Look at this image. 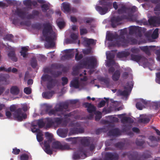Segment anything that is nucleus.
Instances as JSON below:
<instances>
[{"label": "nucleus", "instance_id": "1", "mask_svg": "<svg viewBox=\"0 0 160 160\" xmlns=\"http://www.w3.org/2000/svg\"><path fill=\"white\" fill-rule=\"evenodd\" d=\"M43 28L42 30L43 36L45 41L48 43L50 47H53L55 45L54 41L56 38L55 33L52 30V26L48 22L43 24Z\"/></svg>", "mask_w": 160, "mask_h": 160}, {"label": "nucleus", "instance_id": "2", "mask_svg": "<svg viewBox=\"0 0 160 160\" xmlns=\"http://www.w3.org/2000/svg\"><path fill=\"white\" fill-rule=\"evenodd\" d=\"M126 156L130 160H146L151 157L150 152L148 151L144 152L140 157H139L138 152L134 151L124 152L122 154V157H124Z\"/></svg>", "mask_w": 160, "mask_h": 160}, {"label": "nucleus", "instance_id": "3", "mask_svg": "<svg viewBox=\"0 0 160 160\" xmlns=\"http://www.w3.org/2000/svg\"><path fill=\"white\" fill-rule=\"evenodd\" d=\"M99 4L102 6L101 7L99 6H96L95 9L99 13L103 15L105 14L108 11V8L112 6V3L106 1H99Z\"/></svg>", "mask_w": 160, "mask_h": 160}, {"label": "nucleus", "instance_id": "4", "mask_svg": "<svg viewBox=\"0 0 160 160\" xmlns=\"http://www.w3.org/2000/svg\"><path fill=\"white\" fill-rule=\"evenodd\" d=\"M45 136L47 140L44 141V150L47 154L51 155L52 151L50 149V144L52 141L53 136L52 134L47 132L45 133Z\"/></svg>", "mask_w": 160, "mask_h": 160}, {"label": "nucleus", "instance_id": "5", "mask_svg": "<svg viewBox=\"0 0 160 160\" xmlns=\"http://www.w3.org/2000/svg\"><path fill=\"white\" fill-rule=\"evenodd\" d=\"M128 34V30L127 28L121 30L120 35L118 37V40L117 43L119 46L127 45L129 41L125 38V35Z\"/></svg>", "mask_w": 160, "mask_h": 160}, {"label": "nucleus", "instance_id": "6", "mask_svg": "<svg viewBox=\"0 0 160 160\" xmlns=\"http://www.w3.org/2000/svg\"><path fill=\"white\" fill-rule=\"evenodd\" d=\"M68 104L67 102H63L59 104L58 107L55 108V109L50 110L48 112V115L49 116H51L52 115H55L56 114V112L57 111H68Z\"/></svg>", "mask_w": 160, "mask_h": 160}, {"label": "nucleus", "instance_id": "7", "mask_svg": "<svg viewBox=\"0 0 160 160\" xmlns=\"http://www.w3.org/2000/svg\"><path fill=\"white\" fill-rule=\"evenodd\" d=\"M41 78L44 82L47 81V87L48 90H51L55 85L57 81L56 79L52 78V77L48 74L43 75Z\"/></svg>", "mask_w": 160, "mask_h": 160}, {"label": "nucleus", "instance_id": "8", "mask_svg": "<svg viewBox=\"0 0 160 160\" xmlns=\"http://www.w3.org/2000/svg\"><path fill=\"white\" fill-rule=\"evenodd\" d=\"M14 119L18 121H22L27 118V114L23 112L21 108L17 109L13 113Z\"/></svg>", "mask_w": 160, "mask_h": 160}, {"label": "nucleus", "instance_id": "9", "mask_svg": "<svg viewBox=\"0 0 160 160\" xmlns=\"http://www.w3.org/2000/svg\"><path fill=\"white\" fill-rule=\"evenodd\" d=\"M133 87L132 82H128L126 83V86L124 87L125 90L123 91L119 90L118 94L121 96L127 97L129 95V92H130Z\"/></svg>", "mask_w": 160, "mask_h": 160}, {"label": "nucleus", "instance_id": "10", "mask_svg": "<svg viewBox=\"0 0 160 160\" xmlns=\"http://www.w3.org/2000/svg\"><path fill=\"white\" fill-rule=\"evenodd\" d=\"M126 18L125 15L113 17L110 19L112 27L114 28L118 25L121 24L120 22Z\"/></svg>", "mask_w": 160, "mask_h": 160}, {"label": "nucleus", "instance_id": "11", "mask_svg": "<svg viewBox=\"0 0 160 160\" xmlns=\"http://www.w3.org/2000/svg\"><path fill=\"white\" fill-rule=\"evenodd\" d=\"M97 61L95 58L93 57L87 58V60L82 62L84 66H88V68H94L96 63Z\"/></svg>", "mask_w": 160, "mask_h": 160}, {"label": "nucleus", "instance_id": "12", "mask_svg": "<svg viewBox=\"0 0 160 160\" xmlns=\"http://www.w3.org/2000/svg\"><path fill=\"white\" fill-rule=\"evenodd\" d=\"M129 34L132 35L135 34L139 37L142 36V28L139 26H131L129 28Z\"/></svg>", "mask_w": 160, "mask_h": 160}, {"label": "nucleus", "instance_id": "13", "mask_svg": "<svg viewBox=\"0 0 160 160\" xmlns=\"http://www.w3.org/2000/svg\"><path fill=\"white\" fill-rule=\"evenodd\" d=\"M52 148L58 149L60 150H68L69 148V146L67 144L62 145L61 143L56 141L53 142L52 143Z\"/></svg>", "mask_w": 160, "mask_h": 160}, {"label": "nucleus", "instance_id": "14", "mask_svg": "<svg viewBox=\"0 0 160 160\" xmlns=\"http://www.w3.org/2000/svg\"><path fill=\"white\" fill-rule=\"evenodd\" d=\"M83 155L86 157V151L84 150V148H80L78 150L74 152L72 158L73 160H76L79 159L81 156Z\"/></svg>", "mask_w": 160, "mask_h": 160}, {"label": "nucleus", "instance_id": "15", "mask_svg": "<svg viewBox=\"0 0 160 160\" xmlns=\"http://www.w3.org/2000/svg\"><path fill=\"white\" fill-rule=\"evenodd\" d=\"M119 158L118 154L116 152H107L104 155V159L99 160H118Z\"/></svg>", "mask_w": 160, "mask_h": 160}, {"label": "nucleus", "instance_id": "16", "mask_svg": "<svg viewBox=\"0 0 160 160\" xmlns=\"http://www.w3.org/2000/svg\"><path fill=\"white\" fill-rule=\"evenodd\" d=\"M149 139L150 142H148V145L151 147H154L158 145V142L160 141V138L158 136H150Z\"/></svg>", "mask_w": 160, "mask_h": 160}, {"label": "nucleus", "instance_id": "17", "mask_svg": "<svg viewBox=\"0 0 160 160\" xmlns=\"http://www.w3.org/2000/svg\"><path fill=\"white\" fill-rule=\"evenodd\" d=\"M150 25L155 26L157 24H160V16H151L148 20Z\"/></svg>", "mask_w": 160, "mask_h": 160}, {"label": "nucleus", "instance_id": "18", "mask_svg": "<svg viewBox=\"0 0 160 160\" xmlns=\"http://www.w3.org/2000/svg\"><path fill=\"white\" fill-rule=\"evenodd\" d=\"M15 15L18 16L22 19H25L26 16V12L22 9L17 8L15 11Z\"/></svg>", "mask_w": 160, "mask_h": 160}, {"label": "nucleus", "instance_id": "19", "mask_svg": "<svg viewBox=\"0 0 160 160\" xmlns=\"http://www.w3.org/2000/svg\"><path fill=\"white\" fill-rule=\"evenodd\" d=\"M83 132L84 130L82 128H73L70 129L68 135L69 136L72 135L78 134V133H82Z\"/></svg>", "mask_w": 160, "mask_h": 160}, {"label": "nucleus", "instance_id": "20", "mask_svg": "<svg viewBox=\"0 0 160 160\" xmlns=\"http://www.w3.org/2000/svg\"><path fill=\"white\" fill-rule=\"evenodd\" d=\"M147 102L142 99H141L136 103L137 108L139 110H142L145 108V105L147 104Z\"/></svg>", "mask_w": 160, "mask_h": 160}, {"label": "nucleus", "instance_id": "21", "mask_svg": "<svg viewBox=\"0 0 160 160\" xmlns=\"http://www.w3.org/2000/svg\"><path fill=\"white\" fill-rule=\"evenodd\" d=\"M107 58L108 60V61L107 63V66L110 67L112 65L114 64V61L113 60L114 58V55L113 54L111 53H109L107 54Z\"/></svg>", "mask_w": 160, "mask_h": 160}, {"label": "nucleus", "instance_id": "22", "mask_svg": "<svg viewBox=\"0 0 160 160\" xmlns=\"http://www.w3.org/2000/svg\"><path fill=\"white\" fill-rule=\"evenodd\" d=\"M118 35L117 34H113L112 33H110L108 35L107 39L109 41H112L113 39H115L116 40L115 44L118 47H120V46H119L117 43V41L119 40L118 38Z\"/></svg>", "mask_w": 160, "mask_h": 160}, {"label": "nucleus", "instance_id": "23", "mask_svg": "<svg viewBox=\"0 0 160 160\" xmlns=\"http://www.w3.org/2000/svg\"><path fill=\"white\" fill-rule=\"evenodd\" d=\"M108 134L109 136H117L121 134L118 128H115L110 130Z\"/></svg>", "mask_w": 160, "mask_h": 160}, {"label": "nucleus", "instance_id": "24", "mask_svg": "<svg viewBox=\"0 0 160 160\" xmlns=\"http://www.w3.org/2000/svg\"><path fill=\"white\" fill-rule=\"evenodd\" d=\"M70 86V87H73L75 88H78L80 84L78 79L75 78L73 79L71 82Z\"/></svg>", "mask_w": 160, "mask_h": 160}, {"label": "nucleus", "instance_id": "25", "mask_svg": "<svg viewBox=\"0 0 160 160\" xmlns=\"http://www.w3.org/2000/svg\"><path fill=\"white\" fill-rule=\"evenodd\" d=\"M57 132L58 135L62 138H65L67 136L68 130V129L58 130Z\"/></svg>", "mask_w": 160, "mask_h": 160}, {"label": "nucleus", "instance_id": "26", "mask_svg": "<svg viewBox=\"0 0 160 160\" xmlns=\"http://www.w3.org/2000/svg\"><path fill=\"white\" fill-rule=\"evenodd\" d=\"M85 104L87 108V110L89 113H94L95 112H96V108L93 105L88 103H86Z\"/></svg>", "mask_w": 160, "mask_h": 160}, {"label": "nucleus", "instance_id": "27", "mask_svg": "<svg viewBox=\"0 0 160 160\" xmlns=\"http://www.w3.org/2000/svg\"><path fill=\"white\" fill-rule=\"evenodd\" d=\"M54 94V92L53 91H47L43 92L42 93V96L43 98L46 99H49Z\"/></svg>", "mask_w": 160, "mask_h": 160}, {"label": "nucleus", "instance_id": "28", "mask_svg": "<svg viewBox=\"0 0 160 160\" xmlns=\"http://www.w3.org/2000/svg\"><path fill=\"white\" fill-rule=\"evenodd\" d=\"M80 141L81 143L83 146H88L90 144V138L89 137L82 138Z\"/></svg>", "mask_w": 160, "mask_h": 160}, {"label": "nucleus", "instance_id": "29", "mask_svg": "<svg viewBox=\"0 0 160 160\" xmlns=\"http://www.w3.org/2000/svg\"><path fill=\"white\" fill-rule=\"evenodd\" d=\"M130 54V53L128 51H122L118 53L117 57L119 58H126L129 56Z\"/></svg>", "mask_w": 160, "mask_h": 160}, {"label": "nucleus", "instance_id": "30", "mask_svg": "<svg viewBox=\"0 0 160 160\" xmlns=\"http://www.w3.org/2000/svg\"><path fill=\"white\" fill-rule=\"evenodd\" d=\"M10 92L12 94L16 95L18 94L20 92V90L17 86H14L11 88Z\"/></svg>", "mask_w": 160, "mask_h": 160}, {"label": "nucleus", "instance_id": "31", "mask_svg": "<svg viewBox=\"0 0 160 160\" xmlns=\"http://www.w3.org/2000/svg\"><path fill=\"white\" fill-rule=\"evenodd\" d=\"M46 127L48 128H50L54 125L53 118H46Z\"/></svg>", "mask_w": 160, "mask_h": 160}, {"label": "nucleus", "instance_id": "32", "mask_svg": "<svg viewBox=\"0 0 160 160\" xmlns=\"http://www.w3.org/2000/svg\"><path fill=\"white\" fill-rule=\"evenodd\" d=\"M8 57L13 61L17 62L18 58L16 56L15 51L12 50L9 52L8 54Z\"/></svg>", "mask_w": 160, "mask_h": 160}, {"label": "nucleus", "instance_id": "33", "mask_svg": "<svg viewBox=\"0 0 160 160\" xmlns=\"http://www.w3.org/2000/svg\"><path fill=\"white\" fill-rule=\"evenodd\" d=\"M120 76V72L119 70H116L112 76V80L114 81H118Z\"/></svg>", "mask_w": 160, "mask_h": 160}, {"label": "nucleus", "instance_id": "34", "mask_svg": "<svg viewBox=\"0 0 160 160\" xmlns=\"http://www.w3.org/2000/svg\"><path fill=\"white\" fill-rule=\"evenodd\" d=\"M131 59L133 61L138 62L141 59L142 57L140 55H135L132 54L131 55Z\"/></svg>", "mask_w": 160, "mask_h": 160}, {"label": "nucleus", "instance_id": "35", "mask_svg": "<svg viewBox=\"0 0 160 160\" xmlns=\"http://www.w3.org/2000/svg\"><path fill=\"white\" fill-rule=\"evenodd\" d=\"M62 8L64 12H69L71 11L70 5L67 2H63L62 4Z\"/></svg>", "mask_w": 160, "mask_h": 160}, {"label": "nucleus", "instance_id": "36", "mask_svg": "<svg viewBox=\"0 0 160 160\" xmlns=\"http://www.w3.org/2000/svg\"><path fill=\"white\" fill-rule=\"evenodd\" d=\"M127 40H128V43L127 45L125 46H121L126 47L128 46L129 44L131 45H134L137 44L138 43V40L134 38H128L127 39Z\"/></svg>", "mask_w": 160, "mask_h": 160}, {"label": "nucleus", "instance_id": "37", "mask_svg": "<svg viewBox=\"0 0 160 160\" xmlns=\"http://www.w3.org/2000/svg\"><path fill=\"white\" fill-rule=\"evenodd\" d=\"M84 42L88 47H89L90 45H95L96 44V42L92 39L86 38Z\"/></svg>", "mask_w": 160, "mask_h": 160}, {"label": "nucleus", "instance_id": "38", "mask_svg": "<svg viewBox=\"0 0 160 160\" xmlns=\"http://www.w3.org/2000/svg\"><path fill=\"white\" fill-rule=\"evenodd\" d=\"M133 121V120L129 117H123L121 120V122L122 123L124 122L132 123Z\"/></svg>", "mask_w": 160, "mask_h": 160}, {"label": "nucleus", "instance_id": "39", "mask_svg": "<svg viewBox=\"0 0 160 160\" xmlns=\"http://www.w3.org/2000/svg\"><path fill=\"white\" fill-rule=\"evenodd\" d=\"M76 137H70L69 138H66L65 139L66 141L70 142V144L72 145H74L76 144L77 143V138Z\"/></svg>", "mask_w": 160, "mask_h": 160}, {"label": "nucleus", "instance_id": "40", "mask_svg": "<svg viewBox=\"0 0 160 160\" xmlns=\"http://www.w3.org/2000/svg\"><path fill=\"white\" fill-rule=\"evenodd\" d=\"M125 145V143L123 142H119L115 144V147L120 150L123 149Z\"/></svg>", "mask_w": 160, "mask_h": 160}, {"label": "nucleus", "instance_id": "41", "mask_svg": "<svg viewBox=\"0 0 160 160\" xmlns=\"http://www.w3.org/2000/svg\"><path fill=\"white\" fill-rule=\"evenodd\" d=\"M43 134L41 131H40L39 132H38V133H37L36 138L37 141L39 142H41L43 140Z\"/></svg>", "mask_w": 160, "mask_h": 160}, {"label": "nucleus", "instance_id": "42", "mask_svg": "<svg viewBox=\"0 0 160 160\" xmlns=\"http://www.w3.org/2000/svg\"><path fill=\"white\" fill-rule=\"evenodd\" d=\"M31 65L33 68H35L38 65L37 61L35 58H32L30 62Z\"/></svg>", "mask_w": 160, "mask_h": 160}, {"label": "nucleus", "instance_id": "43", "mask_svg": "<svg viewBox=\"0 0 160 160\" xmlns=\"http://www.w3.org/2000/svg\"><path fill=\"white\" fill-rule=\"evenodd\" d=\"M140 49L144 52L147 54L149 55L151 54V52L147 46L140 47Z\"/></svg>", "mask_w": 160, "mask_h": 160}, {"label": "nucleus", "instance_id": "44", "mask_svg": "<svg viewBox=\"0 0 160 160\" xmlns=\"http://www.w3.org/2000/svg\"><path fill=\"white\" fill-rule=\"evenodd\" d=\"M50 73L54 77L57 78L61 75L62 72L60 71H50Z\"/></svg>", "mask_w": 160, "mask_h": 160}, {"label": "nucleus", "instance_id": "45", "mask_svg": "<svg viewBox=\"0 0 160 160\" xmlns=\"http://www.w3.org/2000/svg\"><path fill=\"white\" fill-rule=\"evenodd\" d=\"M54 124H56L57 125H59L62 122L63 118H53Z\"/></svg>", "mask_w": 160, "mask_h": 160}, {"label": "nucleus", "instance_id": "46", "mask_svg": "<svg viewBox=\"0 0 160 160\" xmlns=\"http://www.w3.org/2000/svg\"><path fill=\"white\" fill-rule=\"evenodd\" d=\"M94 114L96 115L95 118V121H99L102 117L101 112L99 111L95 112Z\"/></svg>", "mask_w": 160, "mask_h": 160}, {"label": "nucleus", "instance_id": "47", "mask_svg": "<svg viewBox=\"0 0 160 160\" xmlns=\"http://www.w3.org/2000/svg\"><path fill=\"white\" fill-rule=\"evenodd\" d=\"M0 82H3V83L8 84L9 83V82L7 80V78L3 75H0Z\"/></svg>", "mask_w": 160, "mask_h": 160}, {"label": "nucleus", "instance_id": "48", "mask_svg": "<svg viewBox=\"0 0 160 160\" xmlns=\"http://www.w3.org/2000/svg\"><path fill=\"white\" fill-rule=\"evenodd\" d=\"M135 142L137 146L142 147L145 143V141L142 139H136Z\"/></svg>", "mask_w": 160, "mask_h": 160}, {"label": "nucleus", "instance_id": "49", "mask_svg": "<svg viewBox=\"0 0 160 160\" xmlns=\"http://www.w3.org/2000/svg\"><path fill=\"white\" fill-rule=\"evenodd\" d=\"M42 10V12H46L48 11V10H49L50 8L49 6L46 4H44L42 5L41 6Z\"/></svg>", "mask_w": 160, "mask_h": 160}, {"label": "nucleus", "instance_id": "50", "mask_svg": "<svg viewBox=\"0 0 160 160\" xmlns=\"http://www.w3.org/2000/svg\"><path fill=\"white\" fill-rule=\"evenodd\" d=\"M84 67L83 65L82 62L79 63L77 66L74 67L73 68V72H78V70L81 68Z\"/></svg>", "mask_w": 160, "mask_h": 160}, {"label": "nucleus", "instance_id": "51", "mask_svg": "<svg viewBox=\"0 0 160 160\" xmlns=\"http://www.w3.org/2000/svg\"><path fill=\"white\" fill-rule=\"evenodd\" d=\"M84 67L83 65L82 62L79 63L77 66L74 67L73 68V72H78V70L81 68Z\"/></svg>", "mask_w": 160, "mask_h": 160}, {"label": "nucleus", "instance_id": "52", "mask_svg": "<svg viewBox=\"0 0 160 160\" xmlns=\"http://www.w3.org/2000/svg\"><path fill=\"white\" fill-rule=\"evenodd\" d=\"M37 125L34 124H32L31 125V131L33 133L39 132L40 131V130L38 128H36V127H37Z\"/></svg>", "mask_w": 160, "mask_h": 160}, {"label": "nucleus", "instance_id": "53", "mask_svg": "<svg viewBox=\"0 0 160 160\" xmlns=\"http://www.w3.org/2000/svg\"><path fill=\"white\" fill-rule=\"evenodd\" d=\"M45 124L43 120L41 119L38 120L37 125H38L39 128H41L44 126Z\"/></svg>", "mask_w": 160, "mask_h": 160}, {"label": "nucleus", "instance_id": "54", "mask_svg": "<svg viewBox=\"0 0 160 160\" xmlns=\"http://www.w3.org/2000/svg\"><path fill=\"white\" fill-rule=\"evenodd\" d=\"M158 28H156L154 31L152 35V38L154 39H157L158 37Z\"/></svg>", "mask_w": 160, "mask_h": 160}, {"label": "nucleus", "instance_id": "55", "mask_svg": "<svg viewBox=\"0 0 160 160\" xmlns=\"http://www.w3.org/2000/svg\"><path fill=\"white\" fill-rule=\"evenodd\" d=\"M83 58V55L82 54H79L78 52L76 53L75 55V60L77 61H79Z\"/></svg>", "mask_w": 160, "mask_h": 160}, {"label": "nucleus", "instance_id": "56", "mask_svg": "<svg viewBox=\"0 0 160 160\" xmlns=\"http://www.w3.org/2000/svg\"><path fill=\"white\" fill-rule=\"evenodd\" d=\"M130 51L132 53L134 54L139 53L140 51V48L135 47L131 48Z\"/></svg>", "mask_w": 160, "mask_h": 160}, {"label": "nucleus", "instance_id": "57", "mask_svg": "<svg viewBox=\"0 0 160 160\" xmlns=\"http://www.w3.org/2000/svg\"><path fill=\"white\" fill-rule=\"evenodd\" d=\"M80 32L81 35H83L87 34L88 31L86 28H83L82 26H81L80 27Z\"/></svg>", "mask_w": 160, "mask_h": 160}, {"label": "nucleus", "instance_id": "58", "mask_svg": "<svg viewBox=\"0 0 160 160\" xmlns=\"http://www.w3.org/2000/svg\"><path fill=\"white\" fill-rule=\"evenodd\" d=\"M73 56V54L70 53L69 54H66L62 56L61 58L62 59H68L71 58Z\"/></svg>", "mask_w": 160, "mask_h": 160}, {"label": "nucleus", "instance_id": "59", "mask_svg": "<svg viewBox=\"0 0 160 160\" xmlns=\"http://www.w3.org/2000/svg\"><path fill=\"white\" fill-rule=\"evenodd\" d=\"M45 15L46 17L48 18H50L51 17L53 13L54 12L52 9H49L48 11H47Z\"/></svg>", "mask_w": 160, "mask_h": 160}, {"label": "nucleus", "instance_id": "60", "mask_svg": "<svg viewBox=\"0 0 160 160\" xmlns=\"http://www.w3.org/2000/svg\"><path fill=\"white\" fill-rule=\"evenodd\" d=\"M13 38V36L12 34H7L3 38L5 40H7L10 41H12Z\"/></svg>", "mask_w": 160, "mask_h": 160}, {"label": "nucleus", "instance_id": "61", "mask_svg": "<svg viewBox=\"0 0 160 160\" xmlns=\"http://www.w3.org/2000/svg\"><path fill=\"white\" fill-rule=\"evenodd\" d=\"M42 27V25L40 23H37L32 25V27L34 29L40 30Z\"/></svg>", "mask_w": 160, "mask_h": 160}, {"label": "nucleus", "instance_id": "62", "mask_svg": "<svg viewBox=\"0 0 160 160\" xmlns=\"http://www.w3.org/2000/svg\"><path fill=\"white\" fill-rule=\"evenodd\" d=\"M61 80L62 81V86L66 85L68 82V80L67 77H62L61 78Z\"/></svg>", "mask_w": 160, "mask_h": 160}, {"label": "nucleus", "instance_id": "63", "mask_svg": "<svg viewBox=\"0 0 160 160\" xmlns=\"http://www.w3.org/2000/svg\"><path fill=\"white\" fill-rule=\"evenodd\" d=\"M150 119L148 118H142L139 119V121L140 122H142L143 123H147L150 121Z\"/></svg>", "mask_w": 160, "mask_h": 160}, {"label": "nucleus", "instance_id": "64", "mask_svg": "<svg viewBox=\"0 0 160 160\" xmlns=\"http://www.w3.org/2000/svg\"><path fill=\"white\" fill-rule=\"evenodd\" d=\"M24 92L27 95L30 94L32 92V89L30 87H26L23 90Z\"/></svg>", "mask_w": 160, "mask_h": 160}]
</instances>
